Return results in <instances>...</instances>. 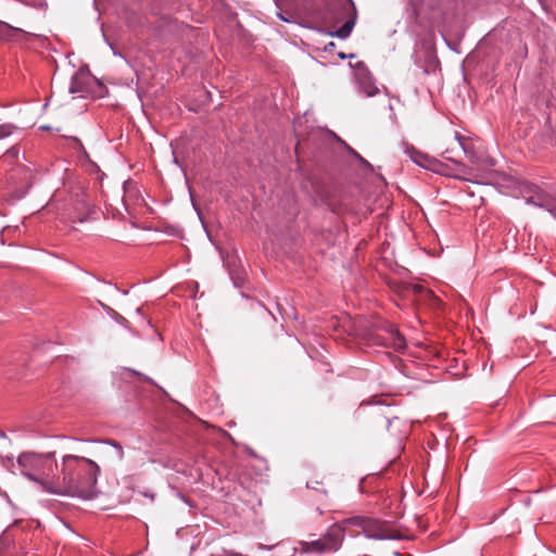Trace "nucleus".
<instances>
[{
  "instance_id": "nucleus-17",
  "label": "nucleus",
  "mask_w": 556,
  "mask_h": 556,
  "mask_svg": "<svg viewBox=\"0 0 556 556\" xmlns=\"http://www.w3.org/2000/svg\"><path fill=\"white\" fill-rule=\"evenodd\" d=\"M355 20H356V9L354 5V2L352 0H350V26H349L350 33L352 31V29L354 27Z\"/></svg>"
},
{
  "instance_id": "nucleus-2",
  "label": "nucleus",
  "mask_w": 556,
  "mask_h": 556,
  "mask_svg": "<svg viewBox=\"0 0 556 556\" xmlns=\"http://www.w3.org/2000/svg\"><path fill=\"white\" fill-rule=\"evenodd\" d=\"M350 170H353L356 175H361V180L354 181V185H359V203L356 200V195L353 193V201L350 202V207L353 205L355 212L353 213V223L361 222L366 218L374 211L375 203V191L386 186L383 176L376 173L372 165L365 160L356 150L350 147ZM352 218V212L350 211V219Z\"/></svg>"
},
{
  "instance_id": "nucleus-16",
  "label": "nucleus",
  "mask_w": 556,
  "mask_h": 556,
  "mask_svg": "<svg viewBox=\"0 0 556 556\" xmlns=\"http://www.w3.org/2000/svg\"><path fill=\"white\" fill-rule=\"evenodd\" d=\"M16 127L12 124H1L0 125V140H3L8 137H10Z\"/></svg>"
},
{
  "instance_id": "nucleus-18",
  "label": "nucleus",
  "mask_w": 556,
  "mask_h": 556,
  "mask_svg": "<svg viewBox=\"0 0 556 556\" xmlns=\"http://www.w3.org/2000/svg\"><path fill=\"white\" fill-rule=\"evenodd\" d=\"M455 139L457 141V144L459 149L467 154V139L463 136H460L458 132H455Z\"/></svg>"
},
{
  "instance_id": "nucleus-21",
  "label": "nucleus",
  "mask_w": 556,
  "mask_h": 556,
  "mask_svg": "<svg viewBox=\"0 0 556 556\" xmlns=\"http://www.w3.org/2000/svg\"><path fill=\"white\" fill-rule=\"evenodd\" d=\"M324 50L326 52L332 53L336 50V43L333 41H330L325 46Z\"/></svg>"
},
{
  "instance_id": "nucleus-14",
  "label": "nucleus",
  "mask_w": 556,
  "mask_h": 556,
  "mask_svg": "<svg viewBox=\"0 0 556 556\" xmlns=\"http://www.w3.org/2000/svg\"><path fill=\"white\" fill-rule=\"evenodd\" d=\"M17 28L0 21V40H8Z\"/></svg>"
},
{
  "instance_id": "nucleus-15",
  "label": "nucleus",
  "mask_w": 556,
  "mask_h": 556,
  "mask_svg": "<svg viewBox=\"0 0 556 556\" xmlns=\"http://www.w3.org/2000/svg\"><path fill=\"white\" fill-rule=\"evenodd\" d=\"M313 188L321 202L328 203L330 201V194L327 190H325L323 185L319 182H313Z\"/></svg>"
},
{
  "instance_id": "nucleus-23",
  "label": "nucleus",
  "mask_w": 556,
  "mask_h": 556,
  "mask_svg": "<svg viewBox=\"0 0 556 556\" xmlns=\"http://www.w3.org/2000/svg\"><path fill=\"white\" fill-rule=\"evenodd\" d=\"M349 58H350V60H351V59H353V58H354V54L350 53V54H349Z\"/></svg>"
},
{
  "instance_id": "nucleus-9",
  "label": "nucleus",
  "mask_w": 556,
  "mask_h": 556,
  "mask_svg": "<svg viewBox=\"0 0 556 556\" xmlns=\"http://www.w3.org/2000/svg\"><path fill=\"white\" fill-rule=\"evenodd\" d=\"M526 202L539 207L547 210L554 217H556V197L545 192L540 188H535L533 193L526 198Z\"/></svg>"
},
{
  "instance_id": "nucleus-22",
  "label": "nucleus",
  "mask_w": 556,
  "mask_h": 556,
  "mask_svg": "<svg viewBox=\"0 0 556 556\" xmlns=\"http://www.w3.org/2000/svg\"><path fill=\"white\" fill-rule=\"evenodd\" d=\"M338 56H339V59H341V60H344V59H346V58H348V55H346V54H345V52H343V51L338 52Z\"/></svg>"
},
{
  "instance_id": "nucleus-19",
  "label": "nucleus",
  "mask_w": 556,
  "mask_h": 556,
  "mask_svg": "<svg viewBox=\"0 0 556 556\" xmlns=\"http://www.w3.org/2000/svg\"><path fill=\"white\" fill-rule=\"evenodd\" d=\"M18 149L16 147H12L10 148L9 150H7V152L4 153V157L8 159V160H14L17 157L18 155Z\"/></svg>"
},
{
  "instance_id": "nucleus-10",
  "label": "nucleus",
  "mask_w": 556,
  "mask_h": 556,
  "mask_svg": "<svg viewBox=\"0 0 556 556\" xmlns=\"http://www.w3.org/2000/svg\"><path fill=\"white\" fill-rule=\"evenodd\" d=\"M97 456L103 463H118L124 457V451L119 443L112 441L101 446Z\"/></svg>"
},
{
  "instance_id": "nucleus-8",
  "label": "nucleus",
  "mask_w": 556,
  "mask_h": 556,
  "mask_svg": "<svg viewBox=\"0 0 556 556\" xmlns=\"http://www.w3.org/2000/svg\"><path fill=\"white\" fill-rule=\"evenodd\" d=\"M92 212L90 200L86 195H77L68 208V217L73 223H84Z\"/></svg>"
},
{
  "instance_id": "nucleus-6",
  "label": "nucleus",
  "mask_w": 556,
  "mask_h": 556,
  "mask_svg": "<svg viewBox=\"0 0 556 556\" xmlns=\"http://www.w3.org/2000/svg\"><path fill=\"white\" fill-rule=\"evenodd\" d=\"M344 539V531L341 528L333 527L321 539L311 542H300V551L302 553L321 554L339 548Z\"/></svg>"
},
{
  "instance_id": "nucleus-5",
  "label": "nucleus",
  "mask_w": 556,
  "mask_h": 556,
  "mask_svg": "<svg viewBox=\"0 0 556 556\" xmlns=\"http://www.w3.org/2000/svg\"><path fill=\"white\" fill-rule=\"evenodd\" d=\"M364 533L368 539L387 540L393 539L386 523L378 519L364 516L350 517V536Z\"/></svg>"
},
{
  "instance_id": "nucleus-7",
  "label": "nucleus",
  "mask_w": 556,
  "mask_h": 556,
  "mask_svg": "<svg viewBox=\"0 0 556 556\" xmlns=\"http://www.w3.org/2000/svg\"><path fill=\"white\" fill-rule=\"evenodd\" d=\"M353 68L355 85L361 93L366 97H375L379 93V88L368 67L364 62H357L355 65L350 63Z\"/></svg>"
},
{
  "instance_id": "nucleus-1",
  "label": "nucleus",
  "mask_w": 556,
  "mask_h": 556,
  "mask_svg": "<svg viewBox=\"0 0 556 556\" xmlns=\"http://www.w3.org/2000/svg\"><path fill=\"white\" fill-rule=\"evenodd\" d=\"M99 466L91 459L65 455L62 462V477L53 479L47 491L53 494L92 500L97 497V475Z\"/></svg>"
},
{
  "instance_id": "nucleus-3",
  "label": "nucleus",
  "mask_w": 556,
  "mask_h": 556,
  "mask_svg": "<svg viewBox=\"0 0 556 556\" xmlns=\"http://www.w3.org/2000/svg\"><path fill=\"white\" fill-rule=\"evenodd\" d=\"M355 338H361L368 345H380L403 352L406 340L397 328L381 318H358L353 321Z\"/></svg>"
},
{
  "instance_id": "nucleus-20",
  "label": "nucleus",
  "mask_w": 556,
  "mask_h": 556,
  "mask_svg": "<svg viewBox=\"0 0 556 556\" xmlns=\"http://www.w3.org/2000/svg\"><path fill=\"white\" fill-rule=\"evenodd\" d=\"M336 35L342 39L348 36V21L342 24V26L337 30Z\"/></svg>"
},
{
  "instance_id": "nucleus-12",
  "label": "nucleus",
  "mask_w": 556,
  "mask_h": 556,
  "mask_svg": "<svg viewBox=\"0 0 556 556\" xmlns=\"http://www.w3.org/2000/svg\"><path fill=\"white\" fill-rule=\"evenodd\" d=\"M407 153L417 165L427 169L435 170V165L438 162L434 159H431L420 151H417L415 148L407 149Z\"/></svg>"
},
{
  "instance_id": "nucleus-13",
  "label": "nucleus",
  "mask_w": 556,
  "mask_h": 556,
  "mask_svg": "<svg viewBox=\"0 0 556 556\" xmlns=\"http://www.w3.org/2000/svg\"><path fill=\"white\" fill-rule=\"evenodd\" d=\"M442 156L447 160V161H451L457 165L460 166V172L464 174V175H468L469 174V169L464 165L462 164L459 161L456 160V154L454 153V149H446L443 153H442Z\"/></svg>"
},
{
  "instance_id": "nucleus-11",
  "label": "nucleus",
  "mask_w": 556,
  "mask_h": 556,
  "mask_svg": "<svg viewBox=\"0 0 556 556\" xmlns=\"http://www.w3.org/2000/svg\"><path fill=\"white\" fill-rule=\"evenodd\" d=\"M90 77L85 73H76L71 80L70 92L83 96L88 92Z\"/></svg>"
},
{
  "instance_id": "nucleus-4",
  "label": "nucleus",
  "mask_w": 556,
  "mask_h": 556,
  "mask_svg": "<svg viewBox=\"0 0 556 556\" xmlns=\"http://www.w3.org/2000/svg\"><path fill=\"white\" fill-rule=\"evenodd\" d=\"M18 464L23 467V472L26 477L39 482L47 491V485L53 480L48 479V477L56 467L53 454H22L18 457Z\"/></svg>"
}]
</instances>
